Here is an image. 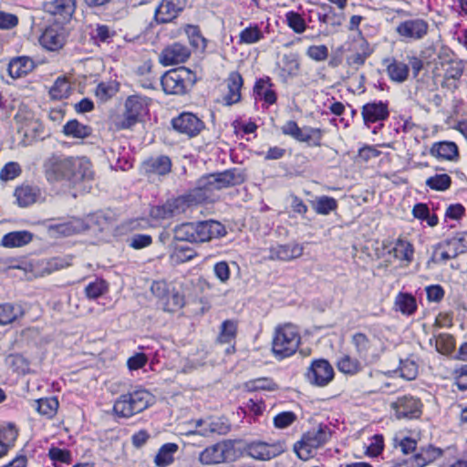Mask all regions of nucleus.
<instances>
[{
    "label": "nucleus",
    "instance_id": "obj_54",
    "mask_svg": "<svg viewBox=\"0 0 467 467\" xmlns=\"http://www.w3.org/2000/svg\"><path fill=\"white\" fill-rule=\"evenodd\" d=\"M185 33L189 38L191 45L195 48H204L206 47L205 38L196 26L188 25Z\"/></svg>",
    "mask_w": 467,
    "mask_h": 467
},
{
    "label": "nucleus",
    "instance_id": "obj_5",
    "mask_svg": "<svg viewBox=\"0 0 467 467\" xmlns=\"http://www.w3.org/2000/svg\"><path fill=\"white\" fill-rule=\"evenodd\" d=\"M194 82V74L184 67L167 71L161 79L163 91L171 95L185 94Z\"/></svg>",
    "mask_w": 467,
    "mask_h": 467
},
{
    "label": "nucleus",
    "instance_id": "obj_36",
    "mask_svg": "<svg viewBox=\"0 0 467 467\" xmlns=\"http://www.w3.org/2000/svg\"><path fill=\"white\" fill-rule=\"evenodd\" d=\"M178 445L176 443L169 442L163 444L158 451L154 463L158 467H167L171 464L174 461L173 454L178 451Z\"/></svg>",
    "mask_w": 467,
    "mask_h": 467
},
{
    "label": "nucleus",
    "instance_id": "obj_48",
    "mask_svg": "<svg viewBox=\"0 0 467 467\" xmlns=\"http://www.w3.org/2000/svg\"><path fill=\"white\" fill-rule=\"evenodd\" d=\"M264 37L258 26H250L240 32L239 44L252 45L259 42Z\"/></svg>",
    "mask_w": 467,
    "mask_h": 467
},
{
    "label": "nucleus",
    "instance_id": "obj_34",
    "mask_svg": "<svg viewBox=\"0 0 467 467\" xmlns=\"http://www.w3.org/2000/svg\"><path fill=\"white\" fill-rule=\"evenodd\" d=\"M313 210L320 215H328L330 213L337 209V201L330 196H317L310 201Z\"/></svg>",
    "mask_w": 467,
    "mask_h": 467
},
{
    "label": "nucleus",
    "instance_id": "obj_46",
    "mask_svg": "<svg viewBox=\"0 0 467 467\" xmlns=\"http://www.w3.org/2000/svg\"><path fill=\"white\" fill-rule=\"evenodd\" d=\"M202 425H208V431L212 434H226L229 430V424L223 419H208L199 420L196 421V427H202Z\"/></svg>",
    "mask_w": 467,
    "mask_h": 467
},
{
    "label": "nucleus",
    "instance_id": "obj_6",
    "mask_svg": "<svg viewBox=\"0 0 467 467\" xmlns=\"http://www.w3.org/2000/svg\"><path fill=\"white\" fill-rule=\"evenodd\" d=\"M150 99L140 95L129 96L124 104V112L118 117L115 125L119 130L131 129L146 113Z\"/></svg>",
    "mask_w": 467,
    "mask_h": 467
},
{
    "label": "nucleus",
    "instance_id": "obj_41",
    "mask_svg": "<svg viewBox=\"0 0 467 467\" xmlns=\"http://www.w3.org/2000/svg\"><path fill=\"white\" fill-rule=\"evenodd\" d=\"M395 306L403 315L410 316L417 309L415 297L408 293H400L395 299Z\"/></svg>",
    "mask_w": 467,
    "mask_h": 467
},
{
    "label": "nucleus",
    "instance_id": "obj_12",
    "mask_svg": "<svg viewBox=\"0 0 467 467\" xmlns=\"http://www.w3.org/2000/svg\"><path fill=\"white\" fill-rule=\"evenodd\" d=\"M15 119L19 124L18 132L28 140L36 139L44 132L42 122L31 111L19 109Z\"/></svg>",
    "mask_w": 467,
    "mask_h": 467
},
{
    "label": "nucleus",
    "instance_id": "obj_18",
    "mask_svg": "<svg viewBox=\"0 0 467 467\" xmlns=\"http://www.w3.org/2000/svg\"><path fill=\"white\" fill-rule=\"evenodd\" d=\"M361 115L368 127L371 123L385 120L389 115L388 104L383 101L368 102L362 107Z\"/></svg>",
    "mask_w": 467,
    "mask_h": 467
},
{
    "label": "nucleus",
    "instance_id": "obj_37",
    "mask_svg": "<svg viewBox=\"0 0 467 467\" xmlns=\"http://www.w3.org/2000/svg\"><path fill=\"white\" fill-rule=\"evenodd\" d=\"M351 344L355 348L357 356L361 359H366L372 349V342L369 337L361 332L355 333L351 337Z\"/></svg>",
    "mask_w": 467,
    "mask_h": 467
},
{
    "label": "nucleus",
    "instance_id": "obj_31",
    "mask_svg": "<svg viewBox=\"0 0 467 467\" xmlns=\"http://www.w3.org/2000/svg\"><path fill=\"white\" fill-rule=\"evenodd\" d=\"M62 132L67 138L84 140L91 135L92 129L77 119H70L63 126Z\"/></svg>",
    "mask_w": 467,
    "mask_h": 467
},
{
    "label": "nucleus",
    "instance_id": "obj_25",
    "mask_svg": "<svg viewBox=\"0 0 467 467\" xmlns=\"http://www.w3.org/2000/svg\"><path fill=\"white\" fill-rule=\"evenodd\" d=\"M40 45L47 50L57 51L65 44V36L56 27H47L39 37Z\"/></svg>",
    "mask_w": 467,
    "mask_h": 467
},
{
    "label": "nucleus",
    "instance_id": "obj_63",
    "mask_svg": "<svg viewBox=\"0 0 467 467\" xmlns=\"http://www.w3.org/2000/svg\"><path fill=\"white\" fill-rule=\"evenodd\" d=\"M213 273L222 283L227 282L231 273L228 263L225 261L216 263L213 266Z\"/></svg>",
    "mask_w": 467,
    "mask_h": 467
},
{
    "label": "nucleus",
    "instance_id": "obj_7",
    "mask_svg": "<svg viewBox=\"0 0 467 467\" xmlns=\"http://www.w3.org/2000/svg\"><path fill=\"white\" fill-rule=\"evenodd\" d=\"M330 438V431L327 427H320L306 432L300 441L295 443L294 451L303 461L312 458L315 451L323 446Z\"/></svg>",
    "mask_w": 467,
    "mask_h": 467
},
{
    "label": "nucleus",
    "instance_id": "obj_42",
    "mask_svg": "<svg viewBox=\"0 0 467 467\" xmlns=\"http://www.w3.org/2000/svg\"><path fill=\"white\" fill-rule=\"evenodd\" d=\"M337 367L340 372L351 376L358 374L362 369L360 361L349 355L341 357L337 362Z\"/></svg>",
    "mask_w": 467,
    "mask_h": 467
},
{
    "label": "nucleus",
    "instance_id": "obj_51",
    "mask_svg": "<svg viewBox=\"0 0 467 467\" xmlns=\"http://www.w3.org/2000/svg\"><path fill=\"white\" fill-rule=\"evenodd\" d=\"M108 290V285L104 280L97 279L94 282H90L85 287V294L89 299H97L104 295Z\"/></svg>",
    "mask_w": 467,
    "mask_h": 467
},
{
    "label": "nucleus",
    "instance_id": "obj_11",
    "mask_svg": "<svg viewBox=\"0 0 467 467\" xmlns=\"http://www.w3.org/2000/svg\"><path fill=\"white\" fill-rule=\"evenodd\" d=\"M334 368L326 359L314 360L307 368L306 378L315 386L325 387L334 379Z\"/></svg>",
    "mask_w": 467,
    "mask_h": 467
},
{
    "label": "nucleus",
    "instance_id": "obj_19",
    "mask_svg": "<svg viewBox=\"0 0 467 467\" xmlns=\"http://www.w3.org/2000/svg\"><path fill=\"white\" fill-rule=\"evenodd\" d=\"M187 203L183 198L170 200L162 205L154 206L150 209V216L155 219H167L185 211Z\"/></svg>",
    "mask_w": 467,
    "mask_h": 467
},
{
    "label": "nucleus",
    "instance_id": "obj_3",
    "mask_svg": "<svg viewBox=\"0 0 467 467\" xmlns=\"http://www.w3.org/2000/svg\"><path fill=\"white\" fill-rule=\"evenodd\" d=\"M154 403V396L145 389L121 394L114 402L113 411L119 418L129 419Z\"/></svg>",
    "mask_w": 467,
    "mask_h": 467
},
{
    "label": "nucleus",
    "instance_id": "obj_22",
    "mask_svg": "<svg viewBox=\"0 0 467 467\" xmlns=\"http://www.w3.org/2000/svg\"><path fill=\"white\" fill-rule=\"evenodd\" d=\"M76 8L75 0H51L44 3V10L63 19L72 16Z\"/></svg>",
    "mask_w": 467,
    "mask_h": 467
},
{
    "label": "nucleus",
    "instance_id": "obj_1",
    "mask_svg": "<svg viewBox=\"0 0 467 467\" xmlns=\"http://www.w3.org/2000/svg\"><path fill=\"white\" fill-rule=\"evenodd\" d=\"M47 180L75 187L93 179L92 165L86 157H61L53 155L44 164Z\"/></svg>",
    "mask_w": 467,
    "mask_h": 467
},
{
    "label": "nucleus",
    "instance_id": "obj_56",
    "mask_svg": "<svg viewBox=\"0 0 467 467\" xmlns=\"http://www.w3.org/2000/svg\"><path fill=\"white\" fill-rule=\"evenodd\" d=\"M306 55L316 62H322L328 57V48L325 45H313L306 49Z\"/></svg>",
    "mask_w": 467,
    "mask_h": 467
},
{
    "label": "nucleus",
    "instance_id": "obj_9",
    "mask_svg": "<svg viewBox=\"0 0 467 467\" xmlns=\"http://www.w3.org/2000/svg\"><path fill=\"white\" fill-rule=\"evenodd\" d=\"M390 408L398 420L418 419L422 413V403L420 400L412 395L398 397L390 403Z\"/></svg>",
    "mask_w": 467,
    "mask_h": 467
},
{
    "label": "nucleus",
    "instance_id": "obj_39",
    "mask_svg": "<svg viewBox=\"0 0 467 467\" xmlns=\"http://www.w3.org/2000/svg\"><path fill=\"white\" fill-rule=\"evenodd\" d=\"M178 15L179 12L169 0H162L155 10V19L158 23H169Z\"/></svg>",
    "mask_w": 467,
    "mask_h": 467
},
{
    "label": "nucleus",
    "instance_id": "obj_13",
    "mask_svg": "<svg viewBox=\"0 0 467 467\" xmlns=\"http://www.w3.org/2000/svg\"><path fill=\"white\" fill-rule=\"evenodd\" d=\"M173 129L189 138L197 136L203 129L204 123L195 114L182 112L171 121Z\"/></svg>",
    "mask_w": 467,
    "mask_h": 467
},
{
    "label": "nucleus",
    "instance_id": "obj_26",
    "mask_svg": "<svg viewBox=\"0 0 467 467\" xmlns=\"http://www.w3.org/2000/svg\"><path fill=\"white\" fill-rule=\"evenodd\" d=\"M35 67L34 60L29 57H16L10 60L7 67L8 74L13 78L26 76Z\"/></svg>",
    "mask_w": 467,
    "mask_h": 467
},
{
    "label": "nucleus",
    "instance_id": "obj_15",
    "mask_svg": "<svg viewBox=\"0 0 467 467\" xmlns=\"http://www.w3.org/2000/svg\"><path fill=\"white\" fill-rule=\"evenodd\" d=\"M284 451L283 444L280 442L276 443H266V442H252L247 447V453L254 459L260 461H268L273 459Z\"/></svg>",
    "mask_w": 467,
    "mask_h": 467
},
{
    "label": "nucleus",
    "instance_id": "obj_30",
    "mask_svg": "<svg viewBox=\"0 0 467 467\" xmlns=\"http://www.w3.org/2000/svg\"><path fill=\"white\" fill-rule=\"evenodd\" d=\"M33 239V234L28 231H15L5 234L1 240V245L6 248L22 247L29 244Z\"/></svg>",
    "mask_w": 467,
    "mask_h": 467
},
{
    "label": "nucleus",
    "instance_id": "obj_60",
    "mask_svg": "<svg viewBox=\"0 0 467 467\" xmlns=\"http://www.w3.org/2000/svg\"><path fill=\"white\" fill-rule=\"evenodd\" d=\"M165 296L166 308L168 311H174L183 306L184 298L179 292L171 291Z\"/></svg>",
    "mask_w": 467,
    "mask_h": 467
},
{
    "label": "nucleus",
    "instance_id": "obj_62",
    "mask_svg": "<svg viewBox=\"0 0 467 467\" xmlns=\"http://www.w3.org/2000/svg\"><path fill=\"white\" fill-rule=\"evenodd\" d=\"M450 259H452V257L444 248V246L441 243H439L434 246L432 255L430 261L435 264H441L447 262Z\"/></svg>",
    "mask_w": 467,
    "mask_h": 467
},
{
    "label": "nucleus",
    "instance_id": "obj_29",
    "mask_svg": "<svg viewBox=\"0 0 467 467\" xmlns=\"http://www.w3.org/2000/svg\"><path fill=\"white\" fill-rule=\"evenodd\" d=\"M272 85L269 78L256 80L253 89L255 99H263L268 105L275 104L277 97Z\"/></svg>",
    "mask_w": 467,
    "mask_h": 467
},
{
    "label": "nucleus",
    "instance_id": "obj_23",
    "mask_svg": "<svg viewBox=\"0 0 467 467\" xmlns=\"http://www.w3.org/2000/svg\"><path fill=\"white\" fill-rule=\"evenodd\" d=\"M14 195L20 207H27L41 198V191L36 186L22 184L16 188Z\"/></svg>",
    "mask_w": 467,
    "mask_h": 467
},
{
    "label": "nucleus",
    "instance_id": "obj_49",
    "mask_svg": "<svg viewBox=\"0 0 467 467\" xmlns=\"http://www.w3.org/2000/svg\"><path fill=\"white\" fill-rule=\"evenodd\" d=\"M70 92V84L64 78H58L50 88L49 95L51 99L60 100L67 98Z\"/></svg>",
    "mask_w": 467,
    "mask_h": 467
},
{
    "label": "nucleus",
    "instance_id": "obj_59",
    "mask_svg": "<svg viewBox=\"0 0 467 467\" xmlns=\"http://www.w3.org/2000/svg\"><path fill=\"white\" fill-rule=\"evenodd\" d=\"M48 457L53 462H59L67 464L72 462L71 452L68 450H64L57 447H51L48 450Z\"/></svg>",
    "mask_w": 467,
    "mask_h": 467
},
{
    "label": "nucleus",
    "instance_id": "obj_28",
    "mask_svg": "<svg viewBox=\"0 0 467 467\" xmlns=\"http://www.w3.org/2000/svg\"><path fill=\"white\" fill-rule=\"evenodd\" d=\"M217 190L239 185L244 182V174L236 169L226 170L223 172L213 173Z\"/></svg>",
    "mask_w": 467,
    "mask_h": 467
},
{
    "label": "nucleus",
    "instance_id": "obj_53",
    "mask_svg": "<svg viewBox=\"0 0 467 467\" xmlns=\"http://www.w3.org/2000/svg\"><path fill=\"white\" fill-rule=\"evenodd\" d=\"M236 334V324L232 320H225L221 325V331L218 336L220 343H230Z\"/></svg>",
    "mask_w": 467,
    "mask_h": 467
},
{
    "label": "nucleus",
    "instance_id": "obj_52",
    "mask_svg": "<svg viewBox=\"0 0 467 467\" xmlns=\"http://www.w3.org/2000/svg\"><path fill=\"white\" fill-rule=\"evenodd\" d=\"M399 372L401 378L407 380H412L418 375V365L410 358L400 360Z\"/></svg>",
    "mask_w": 467,
    "mask_h": 467
},
{
    "label": "nucleus",
    "instance_id": "obj_8",
    "mask_svg": "<svg viewBox=\"0 0 467 467\" xmlns=\"http://www.w3.org/2000/svg\"><path fill=\"white\" fill-rule=\"evenodd\" d=\"M235 457L234 442L231 440H225L202 451L199 454V461L203 465H213L233 461Z\"/></svg>",
    "mask_w": 467,
    "mask_h": 467
},
{
    "label": "nucleus",
    "instance_id": "obj_21",
    "mask_svg": "<svg viewBox=\"0 0 467 467\" xmlns=\"http://www.w3.org/2000/svg\"><path fill=\"white\" fill-rule=\"evenodd\" d=\"M171 161L167 156H157L151 157L145 161H143L141 165L142 171L147 174L150 178L155 175L163 176L168 174L171 171Z\"/></svg>",
    "mask_w": 467,
    "mask_h": 467
},
{
    "label": "nucleus",
    "instance_id": "obj_27",
    "mask_svg": "<svg viewBox=\"0 0 467 467\" xmlns=\"http://www.w3.org/2000/svg\"><path fill=\"white\" fill-rule=\"evenodd\" d=\"M25 309L21 304L3 303L0 304V326H6L22 318Z\"/></svg>",
    "mask_w": 467,
    "mask_h": 467
},
{
    "label": "nucleus",
    "instance_id": "obj_33",
    "mask_svg": "<svg viewBox=\"0 0 467 467\" xmlns=\"http://www.w3.org/2000/svg\"><path fill=\"white\" fill-rule=\"evenodd\" d=\"M429 344L433 346L437 352L450 355L455 348V339L451 334L441 333L430 338Z\"/></svg>",
    "mask_w": 467,
    "mask_h": 467
},
{
    "label": "nucleus",
    "instance_id": "obj_10",
    "mask_svg": "<svg viewBox=\"0 0 467 467\" xmlns=\"http://www.w3.org/2000/svg\"><path fill=\"white\" fill-rule=\"evenodd\" d=\"M282 133L290 136L297 141L306 142L310 146L319 147L323 135L318 128L306 127L301 129L296 121L288 120L281 128Z\"/></svg>",
    "mask_w": 467,
    "mask_h": 467
},
{
    "label": "nucleus",
    "instance_id": "obj_24",
    "mask_svg": "<svg viewBox=\"0 0 467 467\" xmlns=\"http://www.w3.org/2000/svg\"><path fill=\"white\" fill-rule=\"evenodd\" d=\"M386 72L389 79L396 83H403L409 78V65L395 58H386Z\"/></svg>",
    "mask_w": 467,
    "mask_h": 467
},
{
    "label": "nucleus",
    "instance_id": "obj_40",
    "mask_svg": "<svg viewBox=\"0 0 467 467\" xmlns=\"http://www.w3.org/2000/svg\"><path fill=\"white\" fill-rule=\"evenodd\" d=\"M277 389V384L269 378H257L244 383V389L248 392H254L258 390L274 391Z\"/></svg>",
    "mask_w": 467,
    "mask_h": 467
},
{
    "label": "nucleus",
    "instance_id": "obj_55",
    "mask_svg": "<svg viewBox=\"0 0 467 467\" xmlns=\"http://www.w3.org/2000/svg\"><path fill=\"white\" fill-rule=\"evenodd\" d=\"M22 172L21 167L17 162H7L0 171V180L7 182L16 179Z\"/></svg>",
    "mask_w": 467,
    "mask_h": 467
},
{
    "label": "nucleus",
    "instance_id": "obj_61",
    "mask_svg": "<svg viewBox=\"0 0 467 467\" xmlns=\"http://www.w3.org/2000/svg\"><path fill=\"white\" fill-rule=\"evenodd\" d=\"M296 419V416L292 411H284L277 414L274 418V424L278 429H284L290 426Z\"/></svg>",
    "mask_w": 467,
    "mask_h": 467
},
{
    "label": "nucleus",
    "instance_id": "obj_14",
    "mask_svg": "<svg viewBox=\"0 0 467 467\" xmlns=\"http://www.w3.org/2000/svg\"><path fill=\"white\" fill-rule=\"evenodd\" d=\"M429 29L427 21L421 18L405 20L399 24L397 33L407 39L420 40L423 38Z\"/></svg>",
    "mask_w": 467,
    "mask_h": 467
},
{
    "label": "nucleus",
    "instance_id": "obj_32",
    "mask_svg": "<svg viewBox=\"0 0 467 467\" xmlns=\"http://www.w3.org/2000/svg\"><path fill=\"white\" fill-rule=\"evenodd\" d=\"M358 47H355V52L347 57V64L355 70H358L362 65H364L366 59L369 57L371 51L368 44L362 39L357 43Z\"/></svg>",
    "mask_w": 467,
    "mask_h": 467
},
{
    "label": "nucleus",
    "instance_id": "obj_44",
    "mask_svg": "<svg viewBox=\"0 0 467 467\" xmlns=\"http://www.w3.org/2000/svg\"><path fill=\"white\" fill-rule=\"evenodd\" d=\"M116 36V31L108 25L97 24L95 28L91 31V38L95 43H107L112 42L113 37Z\"/></svg>",
    "mask_w": 467,
    "mask_h": 467
},
{
    "label": "nucleus",
    "instance_id": "obj_57",
    "mask_svg": "<svg viewBox=\"0 0 467 467\" xmlns=\"http://www.w3.org/2000/svg\"><path fill=\"white\" fill-rule=\"evenodd\" d=\"M287 25L296 33H303L306 29V22L304 18L296 12H288L285 15Z\"/></svg>",
    "mask_w": 467,
    "mask_h": 467
},
{
    "label": "nucleus",
    "instance_id": "obj_38",
    "mask_svg": "<svg viewBox=\"0 0 467 467\" xmlns=\"http://www.w3.org/2000/svg\"><path fill=\"white\" fill-rule=\"evenodd\" d=\"M36 411L48 419L53 418L58 409V400L55 397L43 398L34 401Z\"/></svg>",
    "mask_w": 467,
    "mask_h": 467
},
{
    "label": "nucleus",
    "instance_id": "obj_20",
    "mask_svg": "<svg viewBox=\"0 0 467 467\" xmlns=\"http://www.w3.org/2000/svg\"><path fill=\"white\" fill-rule=\"evenodd\" d=\"M303 246L296 243L277 244L270 248L269 259L290 261L300 257L303 254Z\"/></svg>",
    "mask_w": 467,
    "mask_h": 467
},
{
    "label": "nucleus",
    "instance_id": "obj_17",
    "mask_svg": "<svg viewBox=\"0 0 467 467\" xmlns=\"http://www.w3.org/2000/svg\"><path fill=\"white\" fill-rule=\"evenodd\" d=\"M227 93L223 96V104L232 106L241 101V89L244 86V78L237 71H232L225 78Z\"/></svg>",
    "mask_w": 467,
    "mask_h": 467
},
{
    "label": "nucleus",
    "instance_id": "obj_47",
    "mask_svg": "<svg viewBox=\"0 0 467 467\" xmlns=\"http://www.w3.org/2000/svg\"><path fill=\"white\" fill-rule=\"evenodd\" d=\"M425 184L431 190L444 192L451 187V179L446 173L435 174L434 176L429 177Z\"/></svg>",
    "mask_w": 467,
    "mask_h": 467
},
{
    "label": "nucleus",
    "instance_id": "obj_43",
    "mask_svg": "<svg viewBox=\"0 0 467 467\" xmlns=\"http://www.w3.org/2000/svg\"><path fill=\"white\" fill-rule=\"evenodd\" d=\"M391 253L395 258L410 263L413 260L414 249L408 241L398 239Z\"/></svg>",
    "mask_w": 467,
    "mask_h": 467
},
{
    "label": "nucleus",
    "instance_id": "obj_35",
    "mask_svg": "<svg viewBox=\"0 0 467 467\" xmlns=\"http://www.w3.org/2000/svg\"><path fill=\"white\" fill-rule=\"evenodd\" d=\"M430 153L434 157L451 161L458 156V147L454 142L441 141L432 145Z\"/></svg>",
    "mask_w": 467,
    "mask_h": 467
},
{
    "label": "nucleus",
    "instance_id": "obj_50",
    "mask_svg": "<svg viewBox=\"0 0 467 467\" xmlns=\"http://www.w3.org/2000/svg\"><path fill=\"white\" fill-rule=\"evenodd\" d=\"M284 67L281 69V76L286 78L287 77H295L299 70V62L295 54L284 55L282 58Z\"/></svg>",
    "mask_w": 467,
    "mask_h": 467
},
{
    "label": "nucleus",
    "instance_id": "obj_45",
    "mask_svg": "<svg viewBox=\"0 0 467 467\" xmlns=\"http://www.w3.org/2000/svg\"><path fill=\"white\" fill-rule=\"evenodd\" d=\"M119 83L114 80L100 82L95 89V96L102 102L109 100L119 91Z\"/></svg>",
    "mask_w": 467,
    "mask_h": 467
},
{
    "label": "nucleus",
    "instance_id": "obj_16",
    "mask_svg": "<svg viewBox=\"0 0 467 467\" xmlns=\"http://www.w3.org/2000/svg\"><path fill=\"white\" fill-rule=\"evenodd\" d=\"M190 55L191 51L186 46L176 42L166 47L161 51L159 60L163 66H171L184 63Z\"/></svg>",
    "mask_w": 467,
    "mask_h": 467
},
{
    "label": "nucleus",
    "instance_id": "obj_2",
    "mask_svg": "<svg viewBox=\"0 0 467 467\" xmlns=\"http://www.w3.org/2000/svg\"><path fill=\"white\" fill-rule=\"evenodd\" d=\"M225 234L224 226L214 220L185 223L174 228V239L189 243H204Z\"/></svg>",
    "mask_w": 467,
    "mask_h": 467
},
{
    "label": "nucleus",
    "instance_id": "obj_58",
    "mask_svg": "<svg viewBox=\"0 0 467 467\" xmlns=\"http://www.w3.org/2000/svg\"><path fill=\"white\" fill-rule=\"evenodd\" d=\"M127 242L131 248L139 250L150 245L152 237L150 234H134Z\"/></svg>",
    "mask_w": 467,
    "mask_h": 467
},
{
    "label": "nucleus",
    "instance_id": "obj_64",
    "mask_svg": "<svg viewBox=\"0 0 467 467\" xmlns=\"http://www.w3.org/2000/svg\"><path fill=\"white\" fill-rule=\"evenodd\" d=\"M455 384L461 390L467 389V364L456 368L454 371Z\"/></svg>",
    "mask_w": 467,
    "mask_h": 467
},
{
    "label": "nucleus",
    "instance_id": "obj_4",
    "mask_svg": "<svg viewBox=\"0 0 467 467\" xmlns=\"http://www.w3.org/2000/svg\"><path fill=\"white\" fill-rule=\"evenodd\" d=\"M301 337L296 327L285 324L276 327L272 341L274 356L281 360L294 355L300 344Z\"/></svg>",
    "mask_w": 467,
    "mask_h": 467
}]
</instances>
